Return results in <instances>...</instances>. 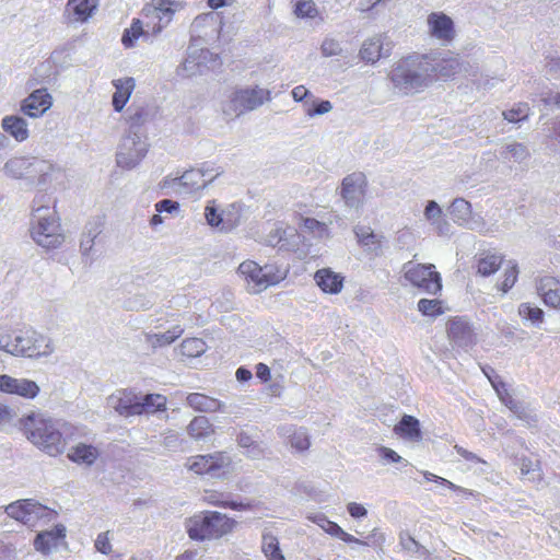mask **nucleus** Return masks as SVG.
<instances>
[{"instance_id":"obj_1","label":"nucleus","mask_w":560,"mask_h":560,"mask_svg":"<svg viewBox=\"0 0 560 560\" xmlns=\"http://www.w3.org/2000/svg\"><path fill=\"white\" fill-rule=\"evenodd\" d=\"M387 78L393 91L400 96L423 92L434 82V65L430 55H410L396 61Z\"/></svg>"},{"instance_id":"obj_2","label":"nucleus","mask_w":560,"mask_h":560,"mask_svg":"<svg viewBox=\"0 0 560 560\" xmlns=\"http://www.w3.org/2000/svg\"><path fill=\"white\" fill-rule=\"evenodd\" d=\"M55 349L52 338L33 327L12 331L0 329V351L13 357L40 360L49 358Z\"/></svg>"},{"instance_id":"obj_3","label":"nucleus","mask_w":560,"mask_h":560,"mask_svg":"<svg viewBox=\"0 0 560 560\" xmlns=\"http://www.w3.org/2000/svg\"><path fill=\"white\" fill-rule=\"evenodd\" d=\"M21 425L26 439L46 454L56 456L66 450V423L43 413L32 412L21 419Z\"/></svg>"},{"instance_id":"obj_4","label":"nucleus","mask_w":560,"mask_h":560,"mask_svg":"<svg viewBox=\"0 0 560 560\" xmlns=\"http://www.w3.org/2000/svg\"><path fill=\"white\" fill-rule=\"evenodd\" d=\"M31 236L37 245L46 249L58 248L65 242L57 212L50 207L49 198L43 194L33 201Z\"/></svg>"},{"instance_id":"obj_5","label":"nucleus","mask_w":560,"mask_h":560,"mask_svg":"<svg viewBox=\"0 0 560 560\" xmlns=\"http://www.w3.org/2000/svg\"><path fill=\"white\" fill-rule=\"evenodd\" d=\"M5 176L23 179L30 186H47L59 173V168L46 160L34 156H13L2 168Z\"/></svg>"},{"instance_id":"obj_6","label":"nucleus","mask_w":560,"mask_h":560,"mask_svg":"<svg viewBox=\"0 0 560 560\" xmlns=\"http://www.w3.org/2000/svg\"><path fill=\"white\" fill-rule=\"evenodd\" d=\"M235 521L215 511H203L186 522L188 536L194 540L219 539L232 532Z\"/></svg>"},{"instance_id":"obj_7","label":"nucleus","mask_w":560,"mask_h":560,"mask_svg":"<svg viewBox=\"0 0 560 560\" xmlns=\"http://www.w3.org/2000/svg\"><path fill=\"white\" fill-rule=\"evenodd\" d=\"M238 275L246 283L249 293L257 294L275 285L287 277V269L276 264L258 265L254 260H245L238 266Z\"/></svg>"},{"instance_id":"obj_8","label":"nucleus","mask_w":560,"mask_h":560,"mask_svg":"<svg viewBox=\"0 0 560 560\" xmlns=\"http://www.w3.org/2000/svg\"><path fill=\"white\" fill-rule=\"evenodd\" d=\"M184 466L196 475H207L217 479H223L233 471L232 457L225 452L189 456Z\"/></svg>"},{"instance_id":"obj_9","label":"nucleus","mask_w":560,"mask_h":560,"mask_svg":"<svg viewBox=\"0 0 560 560\" xmlns=\"http://www.w3.org/2000/svg\"><path fill=\"white\" fill-rule=\"evenodd\" d=\"M149 140L140 130H128L121 138L116 153V163L120 168L137 167L149 152Z\"/></svg>"},{"instance_id":"obj_10","label":"nucleus","mask_w":560,"mask_h":560,"mask_svg":"<svg viewBox=\"0 0 560 560\" xmlns=\"http://www.w3.org/2000/svg\"><path fill=\"white\" fill-rule=\"evenodd\" d=\"M270 101V91L258 85L235 89L224 104L223 112L230 116H240L255 110Z\"/></svg>"},{"instance_id":"obj_11","label":"nucleus","mask_w":560,"mask_h":560,"mask_svg":"<svg viewBox=\"0 0 560 560\" xmlns=\"http://www.w3.org/2000/svg\"><path fill=\"white\" fill-rule=\"evenodd\" d=\"M434 265H422L415 261H407L402 266L404 279L427 293L436 294L442 289L441 276L434 271Z\"/></svg>"},{"instance_id":"obj_12","label":"nucleus","mask_w":560,"mask_h":560,"mask_svg":"<svg viewBox=\"0 0 560 560\" xmlns=\"http://www.w3.org/2000/svg\"><path fill=\"white\" fill-rule=\"evenodd\" d=\"M221 65L218 55L207 48H200L195 44L188 47L187 57L179 66L177 72L182 77L202 74L207 70H213Z\"/></svg>"},{"instance_id":"obj_13","label":"nucleus","mask_w":560,"mask_h":560,"mask_svg":"<svg viewBox=\"0 0 560 560\" xmlns=\"http://www.w3.org/2000/svg\"><path fill=\"white\" fill-rule=\"evenodd\" d=\"M5 513L30 527L35 526L42 520L50 521L54 516L52 510L32 499L10 503L5 506Z\"/></svg>"},{"instance_id":"obj_14","label":"nucleus","mask_w":560,"mask_h":560,"mask_svg":"<svg viewBox=\"0 0 560 560\" xmlns=\"http://www.w3.org/2000/svg\"><path fill=\"white\" fill-rule=\"evenodd\" d=\"M182 8V3L174 0H152L143 9L145 27L151 28L152 35L160 34L171 23L175 12Z\"/></svg>"},{"instance_id":"obj_15","label":"nucleus","mask_w":560,"mask_h":560,"mask_svg":"<svg viewBox=\"0 0 560 560\" xmlns=\"http://www.w3.org/2000/svg\"><path fill=\"white\" fill-rule=\"evenodd\" d=\"M40 392L39 385L26 377H13L9 374H0V393L16 395L27 400L35 399Z\"/></svg>"},{"instance_id":"obj_16","label":"nucleus","mask_w":560,"mask_h":560,"mask_svg":"<svg viewBox=\"0 0 560 560\" xmlns=\"http://www.w3.org/2000/svg\"><path fill=\"white\" fill-rule=\"evenodd\" d=\"M453 221L466 229L482 231L485 221L479 214L472 212L471 203L464 198H456L450 206Z\"/></svg>"},{"instance_id":"obj_17","label":"nucleus","mask_w":560,"mask_h":560,"mask_svg":"<svg viewBox=\"0 0 560 560\" xmlns=\"http://www.w3.org/2000/svg\"><path fill=\"white\" fill-rule=\"evenodd\" d=\"M428 34L431 38L447 45L456 36L453 20L443 12H432L427 19Z\"/></svg>"},{"instance_id":"obj_18","label":"nucleus","mask_w":560,"mask_h":560,"mask_svg":"<svg viewBox=\"0 0 560 560\" xmlns=\"http://www.w3.org/2000/svg\"><path fill=\"white\" fill-rule=\"evenodd\" d=\"M366 178L362 173H352L346 176L341 183V196L346 205L358 209L364 200Z\"/></svg>"},{"instance_id":"obj_19","label":"nucleus","mask_w":560,"mask_h":560,"mask_svg":"<svg viewBox=\"0 0 560 560\" xmlns=\"http://www.w3.org/2000/svg\"><path fill=\"white\" fill-rule=\"evenodd\" d=\"M393 46L394 44L387 35H374L363 42L360 49V57L366 62L375 63L381 58L388 57Z\"/></svg>"},{"instance_id":"obj_20","label":"nucleus","mask_w":560,"mask_h":560,"mask_svg":"<svg viewBox=\"0 0 560 560\" xmlns=\"http://www.w3.org/2000/svg\"><path fill=\"white\" fill-rule=\"evenodd\" d=\"M107 406L124 417L139 416V395L132 390H118L107 398Z\"/></svg>"},{"instance_id":"obj_21","label":"nucleus","mask_w":560,"mask_h":560,"mask_svg":"<svg viewBox=\"0 0 560 560\" xmlns=\"http://www.w3.org/2000/svg\"><path fill=\"white\" fill-rule=\"evenodd\" d=\"M52 105V97L46 89L32 92L22 103V112L32 118L40 117Z\"/></svg>"},{"instance_id":"obj_22","label":"nucleus","mask_w":560,"mask_h":560,"mask_svg":"<svg viewBox=\"0 0 560 560\" xmlns=\"http://www.w3.org/2000/svg\"><path fill=\"white\" fill-rule=\"evenodd\" d=\"M450 340L458 348L466 349L475 342L474 331L464 318H454L447 324Z\"/></svg>"},{"instance_id":"obj_23","label":"nucleus","mask_w":560,"mask_h":560,"mask_svg":"<svg viewBox=\"0 0 560 560\" xmlns=\"http://www.w3.org/2000/svg\"><path fill=\"white\" fill-rule=\"evenodd\" d=\"M65 537L66 527L63 525H56L50 530L39 533L34 540V547L36 551L47 555L57 549Z\"/></svg>"},{"instance_id":"obj_24","label":"nucleus","mask_w":560,"mask_h":560,"mask_svg":"<svg viewBox=\"0 0 560 560\" xmlns=\"http://www.w3.org/2000/svg\"><path fill=\"white\" fill-rule=\"evenodd\" d=\"M300 236L293 228L277 226L267 235V244L291 250L299 244Z\"/></svg>"},{"instance_id":"obj_25","label":"nucleus","mask_w":560,"mask_h":560,"mask_svg":"<svg viewBox=\"0 0 560 560\" xmlns=\"http://www.w3.org/2000/svg\"><path fill=\"white\" fill-rule=\"evenodd\" d=\"M112 83L115 88L112 105L115 112L120 113L130 100V96L136 88V82L133 78L127 77L115 79Z\"/></svg>"},{"instance_id":"obj_26","label":"nucleus","mask_w":560,"mask_h":560,"mask_svg":"<svg viewBox=\"0 0 560 560\" xmlns=\"http://www.w3.org/2000/svg\"><path fill=\"white\" fill-rule=\"evenodd\" d=\"M537 292L544 303L558 310L560 305V280L553 277H544L539 280Z\"/></svg>"},{"instance_id":"obj_27","label":"nucleus","mask_w":560,"mask_h":560,"mask_svg":"<svg viewBox=\"0 0 560 560\" xmlns=\"http://www.w3.org/2000/svg\"><path fill=\"white\" fill-rule=\"evenodd\" d=\"M174 188L180 195H189L206 188L205 178L198 168H191L175 179Z\"/></svg>"},{"instance_id":"obj_28","label":"nucleus","mask_w":560,"mask_h":560,"mask_svg":"<svg viewBox=\"0 0 560 560\" xmlns=\"http://www.w3.org/2000/svg\"><path fill=\"white\" fill-rule=\"evenodd\" d=\"M314 280L325 293L330 294L339 293L343 285V278L329 268L317 270Z\"/></svg>"},{"instance_id":"obj_29","label":"nucleus","mask_w":560,"mask_h":560,"mask_svg":"<svg viewBox=\"0 0 560 560\" xmlns=\"http://www.w3.org/2000/svg\"><path fill=\"white\" fill-rule=\"evenodd\" d=\"M3 131L10 133L18 142H23L30 137L27 121L15 115L4 116L1 120Z\"/></svg>"},{"instance_id":"obj_30","label":"nucleus","mask_w":560,"mask_h":560,"mask_svg":"<svg viewBox=\"0 0 560 560\" xmlns=\"http://www.w3.org/2000/svg\"><path fill=\"white\" fill-rule=\"evenodd\" d=\"M358 242L369 252L378 255L382 252L383 240L382 235L375 234L370 228L357 226L354 229Z\"/></svg>"},{"instance_id":"obj_31","label":"nucleus","mask_w":560,"mask_h":560,"mask_svg":"<svg viewBox=\"0 0 560 560\" xmlns=\"http://www.w3.org/2000/svg\"><path fill=\"white\" fill-rule=\"evenodd\" d=\"M100 452L96 447L84 443H79L71 447L68 452V458L80 465H92L97 457Z\"/></svg>"},{"instance_id":"obj_32","label":"nucleus","mask_w":560,"mask_h":560,"mask_svg":"<svg viewBox=\"0 0 560 560\" xmlns=\"http://www.w3.org/2000/svg\"><path fill=\"white\" fill-rule=\"evenodd\" d=\"M153 36L154 35H152L151 28L147 27V30H144L140 20H133L130 27L125 30L121 37V43L126 48H131L136 45L139 38H143L145 42H150Z\"/></svg>"},{"instance_id":"obj_33","label":"nucleus","mask_w":560,"mask_h":560,"mask_svg":"<svg viewBox=\"0 0 560 560\" xmlns=\"http://www.w3.org/2000/svg\"><path fill=\"white\" fill-rule=\"evenodd\" d=\"M98 0H69L67 12L73 15L77 22H85L97 8Z\"/></svg>"},{"instance_id":"obj_34","label":"nucleus","mask_w":560,"mask_h":560,"mask_svg":"<svg viewBox=\"0 0 560 560\" xmlns=\"http://www.w3.org/2000/svg\"><path fill=\"white\" fill-rule=\"evenodd\" d=\"M187 433L195 441H206L214 434V428L208 418L198 416L188 424Z\"/></svg>"},{"instance_id":"obj_35","label":"nucleus","mask_w":560,"mask_h":560,"mask_svg":"<svg viewBox=\"0 0 560 560\" xmlns=\"http://www.w3.org/2000/svg\"><path fill=\"white\" fill-rule=\"evenodd\" d=\"M186 400L197 411L217 412L222 410V402L220 400L200 393L189 394Z\"/></svg>"},{"instance_id":"obj_36","label":"nucleus","mask_w":560,"mask_h":560,"mask_svg":"<svg viewBox=\"0 0 560 560\" xmlns=\"http://www.w3.org/2000/svg\"><path fill=\"white\" fill-rule=\"evenodd\" d=\"M395 431L397 434L409 441L418 442L422 439L420 423L412 416L405 415L395 427Z\"/></svg>"},{"instance_id":"obj_37","label":"nucleus","mask_w":560,"mask_h":560,"mask_svg":"<svg viewBox=\"0 0 560 560\" xmlns=\"http://www.w3.org/2000/svg\"><path fill=\"white\" fill-rule=\"evenodd\" d=\"M503 264L501 254H485L476 260L477 273L481 277H490L494 275Z\"/></svg>"},{"instance_id":"obj_38","label":"nucleus","mask_w":560,"mask_h":560,"mask_svg":"<svg viewBox=\"0 0 560 560\" xmlns=\"http://www.w3.org/2000/svg\"><path fill=\"white\" fill-rule=\"evenodd\" d=\"M529 155L527 147L520 142H509L500 150V156L504 161H512L518 164L528 160Z\"/></svg>"},{"instance_id":"obj_39","label":"nucleus","mask_w":560,"mask_h":560,"mask_svg":"<svg viewBox=\"0 0 560 560\" xmlns=\"http://www.w3.org/2000/svg\"><path fill=\"white\" fill-rule=\"evenodd\" d=\"M166 402V397L160 394H148L143 397L139 396V415L165 410Z\"/></svg>"},{"instance_id":"obj_40","label":"nucleus","mask_w":560,"mask_h":560,"mask_svg":"<svg viewBox=\"0 0 560 560\" xmlns=\"http://www.w3.org/2000/svg\"><path fill=\"white\" fill-rule=\"evenodd\" d=\"M520 269L515 260H509L502 273V279L497 283V289L506 294L516 283Z\"/></svg>"},{"instance_id":"obj_41","label":"nucleus","mask_w":560,"mask_h":560,"mask_svg":"<svg viewBox=\"0 0 560 560\" xmlns=\"http://www.w3.org/2000/svg\"><path fill=\"white\" fill-rule=\"evenodd\" d=\"M184 332V329L180 326H174L171 329L161 332V334H149L147 335V341L153 348L165 347L171 345L176 339H178Z\"/></svg>"},{"instance_id":"obj_42","label":"nucleus","mask_w":560,"mask_h":560,"mask_svg":"<svg viewBox=\"0 0 560 560\" xmlns=\"http://www.w3.org/2000/svg\"><path fill=\"white\" fill-rule=\"evenodd\" d=\"M205 218L207 223L220 231L229 230V225L223 220V211L215 200H209L205 207Z\"/></svg>"},{"instance_id":"obj_43","label":"nucleus","mask_w":560,"mask_h":560,"mask_svg":"<svg viewBox=\"0 0 560 560\" xmlns=\"http://www.w3.org/2000/svg\"><path fill=\"white\" fill-rule=\"evenodd\" d=\"M454 450L468 463V469L474 470L476 474H488L491 468L490 465L478 455L467 451L466 448L455 445Z\"/></svg>"},{"instance_id":"obj_44","label":"nucleus","mask_w":560,"mask_h":560,"mask_svg":"<svg viewBox=\"0 0 560 560\" xmlns=\"http://www.w3.org/2000/svg\"><path fill=\"white\" fill-rule=\"evenodd\" d=\"M433 65L434 79L436 78V73H439L441 77L448 78L464 70V65L457 57L443 58L440 61H433Z\"/></svg>"},{"instance_id":"obj_45","label":"nucleus","mask_w":560,"mask_h":560,"mask_svg":"<svg viewBox=\"0 0 560 560\" xmlns=\"http://www.w3.org/2000/svg\"><path fill=\"white\" fill-rule=\"evenodd\" d=\"M261 550L268 560H284L279 548V541L276 536L265 534L262 536Z\"/></svg>"},{"instance_id":"obj_46","label":"nucleus","mask_w":560,"mask_h":560,"mask_svg":"<svg viewBox=\"0 0 560 560\" xmlns=\"http://www.w3.org/2000/svg\"><path fill=\"white\" fill-rule=\"evenodd\" d=\"M180 353L188 358H197L206 352L207 345L200 338H187L179 347Z\"/></svg>"},{"instance_id":"obj_47","label":"nucleus","mask_w":560,"mask_h":560,"mask_svg":"<svg viewBox=\"0 0 560 560\" xmlns=\"http://www.w3.org/2000/svg\"><path fill=\"white\" fill-rule=\"evenodd\" d=\"M518 315L529 320L534 325H539L544 320V312L538 306L532 305L530 303H522L518 306Z\"/></svg>"},{"instance_id":"obj_48","label":"nucleus","mask_w":560,"mask_h":560,"mask_svg":"<svg viewBox=\"0 0 560 560\" xmlns=\"http://www.w3.org/2000/svg\"><path fill=\"white\" fill-rule=\"evenodd\" d=\"M150 118L149 110L143 106H133L130 108L128 116L129 129L140 130L139 128L144 125Z\"/></svg>"},{"instance_id":"obj_49","label":"nucleus","mask_w":560,"mask_h":560,"mask_svg":"<svg viewBox=\"0 0 560 560\" xmlns=\"http://www.w3.org/2000/svg\"><path fill=\"white\" fill-rule=\"evenodd\" d=\"M294 14L301 19H315L318 16V9L313 0H295Z\"/></svg>"},{"instance_id":"obj_50","label":"nucleus","mask_w":560,"mask_h":560,"mask_svg":"<svg viewBox=\"0 0 560 560\" xmlns=\"http://www.w3.org/2000/svg\"><path fill=\"white\" fill-rule=\"evenodd\" d=\"M423 215L425 218V220L428 222H430L431 225H434L439 229L440 233H442V221H441V215H442V209L441 207L438 205L436 201L434 200H430L425 208H424V212H423Z\"/></svg>"},{"instance_id":"obj_51","label":"nucleus","mask_w":560,"mask_h":560,"mask_svg":"<svg viewBox=\"0 0 560 560\" xmlns=\"http://www.w3.org/2000/svg\"><path fill=\"white\" fill-rule=\"evenodd\" d=\"M289 443L292 448L299 452L306 451L311 445L310 436L306 430L302 428L293 430V432L290 435Z\"/></svg>"},{"instance_id":"obj_52","label":"nucleus","mask_w":560,"mask_h":560,"mask_svg":"<svg viewBox=\"0 0 560 560\" xmlns=\"http://www.w3.org/2000/svg\"><path fill=\"white\" fill-rule=\"evenodd\" d=\"M332 109V105L329 101L316 102L313 97L311 101H305V114L310 117L324 115Z\"/></svg>"},{"instance_id":"obj_53","label":"nucleus","mask_w":560,"mask_h":560,"mask_svg":"<svg viewBox=\"0 0 560 560\" xmlns=\"http://www.w3.org/2000/svg\"><path fill=\"white\" fill-rule=\"evenodd\" d=\"M307 518L314 524L318 525L324 532H326L328 535L332 537H335L337 530H339L340 528V526L337 523L328 520L327 516L323 513L308 515Z\"/></svg>"},{"instance_id":"obj_54","label":"nucleus","mask_w":560,"mask_h":560,"mask_svg":"<svg viewBox=\"0 0 560 560\" xmlns=\"http://www.w3.org/2000/svg\"><path fill=\"white\" fill-rule=\"evenodd\" d=\"M377 452L384 465L398 464L401 467H405L409 464L408 460L402 458L397 452L389 447L381 446L377 448Z\"/></svg>"},{"instance_id":"obj_55","label":"nucleus","mask_w":560,"mask_h":560,"mask_svg":"<svg viewBox=\"0 0 560 560\" xmlns=\"http://www.w3.org/2000/svg\"><path fill=\"white\" fill-rule=\"evenodd\" d=\"M418 311L424 316H438L443 313L442 305L439 300L421 299L418 302Z\"/></svg>"},{"instance_id":"obj_56","label":"nucleus","mask_w":560,"mask_h":560,"mask_svg":"<svg viewBox=\"0 0 560 560\" xmlns=\"http://www.w3.org/2000/svg\"><path fill=\"white\" fill-rule=\"evenodd\" d=\"M202 501L211 505L229 506L233 510H237L242 506V504H237L235 502L223 501L222 493H219L214 490H206L202 495Z\"/></svg>"},{"instance_id":"obj_57","label":"nucleus","mask_w":560,"mask_h":560,"mask_svg":"<svg viewBox=\"0 0 560 560\" xmlns=\"http://www.w3.org/2000/svg\"><path fill=\"white\" fill-rule=\"evenodd\" d=\"M303 226L313 233L317 237H327L328 236V226L325 222H320L313 218L303 219Z\"/></svg>"},{"instance_id":"obj_58","label":"nucleus","mask_w":560,"mask_h":560,"mask_svg":"<svg viewBox=\"0 0 560 560\" xmlns=\"http://www.w3.org/2000/svg\"><path fill=\"white\" fill-rule=\"evenodd\" d=\"M529 115V106L527 104H518L510 110L503 112L504 119L510 122H518L526 119Z\"/></svg>"},{"instance_id":"obj_59","label":"nucleus","mask_w":560,"mask_h":560,"mask_svg":"<svg viewBox=\"0 0 560 560\" xmlns=\"http://www.w3.org/2000/svg\"><path fill=\"white\" fill-rule=\"evenodd\" d=\"M198 171L202 174V178H205V187L211 184L224 172L221 166L213 163H203Z\"/></svg>"},{"instance_id":"obj_60","label":"nucleus","mask_w":560,"mask_h":560,"mask_svg":"<svg viewBox=\"0 0 560 560\" xmlns=\"http://www.w3.org/2000/svg\"><path fill=\"white\" fill-rule=\"evenodd\" d=\"M320 51L325 57H334L341 55L342 48L337 39L327 37L322 43Z\"/></svg>"},{"instance_id":"obj_61","label":"nucleus","mask_w":560,"mask_h":560,"mask_svg":"<svg viewBox=\"0 0 560 560\" xmlns=\"http://www.w3.org/2000/svg\"><path fill=\"white\" fill-rule=\"evenodd\" d=\"M163 446L171 451H177L182 444L179 433L174 430H167L163 433Z\"/></svg>"},{"instance_id":"obj_62","label":"nucleus","mask_w":560,"mask_h":560,"mask_svg":"<svg viewBox=\"0 0 560 560\" xmlns=\"http://www.w3.org/2000/svg\"><path fill=\"white\" fill-rule=\"evenodd\" d=\"M94 546L98 552L109 555L112 552V544L109 541L108 532L98 534Z\"/></svg>"},{"instance_id":"obj_63","label":"nucleus","mask_w":560,"mask_h":560,"mask_svg":"<svg viewBox=\"0 0 560 560\" xmlns=\"http://www.w3.org/2000/svg\"><path fill=\"white\" fill-rule=\"evenodd\" d=\"M243 454L249 459H260L265 456V447L256 441L247 450L243 451Z\"/></svg>"},{"instance_id":"obj_64","label":"nucleus","mask_w":560,"mask_h":560,"mask_svg":"<svg viewBox=\"0 0 560 560\" xmlns=\"http://www.w3.org/2000/svg\"><path fill=\"white\" fill-rule=\"evenodd\" d=\"M16 556L18 552L13 545L0 540V558L2 560H15Z\"/></svg>"}]
</instances>
